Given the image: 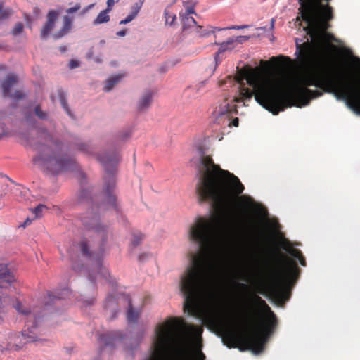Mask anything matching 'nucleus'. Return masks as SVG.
I'll return each instance as SVG.
<instances>
[{
	"instance_id": "35",
	"label": "nucleus",
	"mask_w": 360,
	"mask_h": 360,
	"mask_svg": "<svg viewBox=\"0 0 360 360\" xmlns=\"http://www.w3.org/2000/svg\"><path fill=\"white\" fill-rule=\"evenodd\" d=\"M6 112L4 111H0V120L4 118L6 116ZM6 131L5 129V124L4 123L0 122V138L3 136L6 135Z\"/></svg>"
},
{
	"instance_id": "47",
	"label": "nucleus",
	"mask_w": 360,
	"mask_h": 360,
	"mask_svg": "<svg viewBox=\"0 0 360 360\" xmlns=\"http://www.w3.org/2000/svg\"><path fill=\"white\" fill-rule=\"evenodd\" d=\"M231 283L233 286H238L241 288H247L248 286L245 284L238 283L236 281H231Z\"/></svg>"
},
{
	"instance_id": "49",
	"label": "nucleus",
	"mask_w": 360,
	"mask_h": 360,
	"mask_svg": "<svg viewBox=\"0 0 360 360\" xmlns=\"http://www.w3.org/2000/svg\"><path fill=\"white\" fill-rule=\"evenodd\" d=\"M126 34V30H121L117 32V35L119 37H124Z\"/></svg>"
},
{
	"instance_id": "53",
	"label": "nucleus",
	"mask_w": 360,
	"mask_h": 360,
	"mask_svg": "<svg viewBox=\"0 0 360 360\" xmlns=\"http://www.w3.org/2000/svg\"><path fill=\"white\" fill-rule=\"evenodd\" d=\"M93 303H94V300H91L90 301H88L87 304H88V305H91V304H92Z\"/></svg>"
},
{
	"instance_id": "8",
	"label": "nucleus",
	"mask_w": 360,
	"mask_h": 360,
	"mask_svg": "<svg viewBox=\"0 0 360 360\" xmlns=\"http://www.w3.org/2000/svg\"><path fill=\"white\" fill-rule=\"evenodd\" d=\"M186 327L191 332L197 330L193 325L187 326L183 319L179 318H169L164 323L158 324L153 345L155 360L171 359L176 349L177 335Z\"/></svg>"
},
{
	"instance_id": "29",
	"label": "nucleus",
	"mask_w": 360,
	"mask_h": 360,
	"mask_svg": "<svg viewBox=\"0 0 360 360\" xmlns=\"http://www.w3.org/2000/svg\"><path fill=\"white\" fill-rule=\"evenodd\" d=\"M271 60L275 63H286L288 65H291L293 61L288 56H279L277 57H272Z\"/></svg>"
},
{
	"instance_id": "20",
	"label": "nucleus",
	"mask_w": 360,
	"mask_h": 360,
	"mask_svg": "<svg viewBox=\"0 0 360 360\" xmlns=\"http://www.w3.org/2000/svg\"><path fill=\"white\" fill-rule=\"evenodd\" d=\"M283 249H285L291 256L297 259L302 266H306L307 264L305 258L301 250L292 248L289 241H286V245L283 246Z\"/></svg>"
},
{
	"instance_id": "24",
	"label": "nucleus",
	"mask_w": 360,
	"mask_h": 360,
	"mask_svg": "<svg viewBox=\"0 0 360 360\" xmlns=\"http://www.w3.org/2000/svg\"><path fill=\"white\" fill-rule=\"evenodd\" d=\"M71 292L68 288H65L61 292H54L49 294V298L53 302L55 300L65 299L70 297Z\"/></svg>"
},
{
	"instance_id": "4",
	"label": "nucleus",
	"mask_w": 360,
	"mask_h": 360,
	"mask_svg": "<svg viewBox=\"0 0 360 360\" xmlns=\"http://www.w3.org/2000/svg\"><path fill=\"white\" fill-rule=\"evenodd\" d=\"M245 79L248 86L239 82V96L233 99H224L216 108L215 113L219 123L224 120L229 127H237L239 120L237 117L233 119V115L238 112L236 103L250 100L253 96L260 105L273 115H278L282 110L283 98L279 83L274 79L262 77L254 72L246 74Z\"/></svg>"
},
{
	"instance_id": "12",
	"label": "nucleus",
	"mask_w": 360,
	"mask_h": 360,
	"mask_svg": "<svg viewBox=\"0 0 360 360\" xmlns=\"http://www.w3.org/2000/svg\"><path fill=\"white\" fill-rule=\"evenodd\" d=\"M252 227L254 231L252 232L253 234H251L248 245L245 246V252L250 256H255L264 249L266 235L258 226L254 224Z\"/></svg>"
},
{
	"instance_id": "40",
	"label": "nucleus",
	"mask_w": 360,
	"mask_h": 360,
	"mask_svg": "<svg viewBox=\"0 0 360 360\" xmlns=\"http://www.w3.org/2000/svg\"><path fill=\"white\" fill-rule=\"evenodd\" d=\"M248 27V25H233V26H231V27H226V28H217V27H215L214 29L215 30H226V29H229V30H241V29H244V28H247Z\"/></svg>"
},
{
	"instance_id": "7",
	"label": "nucleus",
	"mask_w": 360,
	"mask_h": 360,
	"mask_svg": "<svg viewBox=\"0 0 360 360\" xmlns=\"http://www.w3.org/2000/svg\"><path fill=\"white\" fill-rule=\"evenodd\" d=\"M301 18L307 24V34L312 40L319 34H326L333 19L330 0H298Z\"/></svg>"
},
{
	"instance_id": "2",
	"label": "nucleus",
	"mask_w": 360,
	"mask_h": 360,
	"mask_svg": "<svg viewBox=\"0 0 360 360\" xmlns=\"http://www.w3.org/2000/svg\"><path fill=\"white\" fill-rule=\"evenodd\" d=\"M188 237L198 245L197 254L192 255L191 264L181 276L180 289L184 295V310L195 316L199 305L208 297V281L214 266L212 255L217 243V232L214 220L211 217H198L191 226Z\"/></svg>"
},
{
	"instance_id": "17",
	"label": "nucleus",
	"mask_w": 360,
	"mask_h": 360,
	"mask_svg": "<svg viewBox=\"0 0 360 360\" xmlns=\"http://www.w3.org/2000/svg\"><path fill=\"white\" fill-rule=\"evenodd\" d=\"M123 339L120 331H113L103 333L99 336V342L104 346L114 347L115 344Z\"/></svg>"
},
{
	"instance_id": "18",
	"label": "nucleus",
	"mask_w": 360,
	"mask_h": 360,
	"mask_svg": "<svg viewBox=\"0 0 360 360\" xmlns=\"http://www.w3.org/2000/svg\"><path fill=\"white\" fill-rule=\"evenodd\" d=\"M59 13L56 11L51 10L47 14V21L41 30V37L45 39L48 37L51 31L55 26V22L58 19Z\"/></svg>"
},
{
	"instance_id": "51",
	"label": "nucleus",
	"mask_w": 360,
	"mask_h": 360,
	"mask_svg": "<svg viewBox=\"0 0 360 360\" xmlns=\"http://www.w3.org/2000/svg\"><path fill=\"white\" fill-rule=\"evenodd\" d=\"M31 222H32V220H31V219H30L29 218H27V219H26V221H25V225L30 224H31Z\"/></svg>"
},
{
	"instance_id": "41",
	"label": "nucleus",
	"mask_w": 360,
	"mask_h": 360,
	"mask_svg": "<svg viewBox=\"0 0 360 360\" xmlns=\"http://www.w3.org/2000/svg\"><path fill=\"white\" fill-rule=\"evenodd\" d=\"M81 8V4L79 3H77L75 4V6L69 8L66 10V13L68 14L73 13L77 11H79Z\"/></svg>"
},
{
	"instance_id": "26",
	"label": "nucleus",
	"mask_w": 360,
	"mask_h": 360,
	"mask_svg": "<svg viewBox=\"0 0 360 360\" xmlns=\"http://www.w3.org/2000/svg\"><path fill=\"white\" fill-rule=\"evenodd\" d=\"M127 317L128 321L131 323H134L139 317V313L133 309L132 304L130 302L129 303V309L127 311Z\"/></svg>"
},
{
	"instance_id": "55",
	"label": "nucleus",
	"mask_w": 360,
	"mask_h": 360,
	"mask_svg": "<svg viewBox=\"0 0 360 360\" xmlns=\"http://www.w3.org/2000/svg\"><path fill=\"white\" fill-rule=\"evenodd\" d=\"M18 338H20V342H21V343H22V342H23V340H22V341H21V340H22L21 335H20V336H18Z\"/></svg>"
},
{
	"instance_id": "60",
	"label": "nucleus",
	"mask_w": 360,
	"mask_h": 360,
	"mask_svg": "<svg viewBox=\"0 0 360 360\" xmlns=\"http://www.w3.org/2000/svg\"><path fill=\"white\" fill-rule=\"evenodd\" d=\"M119 0H117V1H118Z\"/></svg>"
},
{
	"instance_id": "44",
	"label": "nucleus",
	"mask_w": 360,
	"mask_h": 360,
	"mask_svg": "<svg viewBox=\"0 0 360 360\" xmlns=\"http://www.w3.org/2000/svg\"><path fill=\"white\" fill-rule=\"evenodd\" d=\"M195 360H205V355L201 350L198 351L195 354Z\"/></svg>"
},
{
	"instance_id": "15",
	"label": "nucleus",
	"mask_w": 360,
	"mask_h": 360,
	"mask_svg": "<svg viewBox=\"0 0 360 360\" xmlns=\"http://www.w3.org/2000/svg\"><path fill=\"white\" fill-rule=\"evenodd\" d=\"M313 54V44L309 41L304 42L302 44H298L296 41L295 55L298 62L302 66L307 65L311 60Z\"/></svg>"
},
{
	"instance_id": "45",
	"label": "nucleus",
	"mask_w": 360,
	"mask_h": 360,
	"mask_svg": "<svg viewBox=\"0 0 360 360\" xmlns=\"http://www.w3.org/2000/svg\"><path fill=\"white\" fill-rule=\"evenodd\" d=\"M79 66V62L77 60H71L69 63V67L71 69H74Z\"/></svg>"
},
{
	"instance_id": "37",
	"label": "nucleus",
	"mask_w": 360,
	"mask_h": 360,
	"mask_svg": "<svg viewBox=\"0 0 360 360\" xmlns=\"http://www.w3.org/2000/svg\"><path fill=\"white\" fill-rule=\"evenodd\" d=\"M143 3V0H142V1L140 0V2L135 3L134 4V6H132V11L131 13L134 14L135 17L137 15L138 13L139 12Z\"/></svg>"
},
{
	"instance_id": "33",
	"label": "nucleus",
	"mask_w": 360,
	"mask_h": 360,
	"mask_svg": "<svg viewBox=\"0 0 360 360\" xmlns=\"http://www.w3.org/2000/svg\"><path fill=\"white\" fill-rule=\"evenodd\" d=\"M82 254L88 258H91V252L89 250V247L86 241L83 240L79 244Z\"/></svg>"
},
{
	"instance_id": "58",
	"label": "nucleus",
	"mask_w": 360,
	"mask_h": 360,
	"mask_svg": "<svg viewBox=\"0 0 360 360\" xmlns=\"http://www.w3.org/2000/svg\"><path fill=\"white\" fill-rule=\"evenodd\" d=\"M244 216L245 217V219H250V217H248L246 214Z\"/></svg>"
},
{
	"instance_id": "54",
	"label": "nucleus",
	"mask_w": 360,
	"mask_h": 360,
	"mask_svg": "<svg viewBox=\"0 0 360 360\" xmlns=\"http://www.w3.org/2000/svg\"><path fill=\"white\" fill-rule=\"evenodd\" d=\"M86 193V191H82V196L83 195H84Z\"/></svg>"
},
{
	"instance_id": "38",
	"label": "nucleus",
	"mask_w": 360,
	"mask_h": 360,
	"mask_svg": "<svg viewBox=\"0 0 360 360\" xmlns=\"http://www.w3.org/2000/svg\"><path fill=\"white\" fill-rule=\"evenodd\" d=\"M59 94H60V103H61L63 108L65 110V111L68 112V114L70 115L71 114H70V110L68 108L67 101L65 100V98L63 96V93L60 92Z\"/></svg>"
},
{
	"instance_id": "31",
	"label": "nucleus",
	"mask_w": 360,
	"mask_h": 360,
	"mask_svg": "<svg viewBox=\"0 0 360 360\" xmlns=\"http://www.w3.org/2000/svg\"><path fill=\"white\" fill-rule=\"evenodd\" d=\"M34 114L41 120H45L48 119V113L46 111L42 110L40 105L35 106Z\"/></svg>"
},
{
	"instance_id": "22",
	"label": "nucleus",
	"mask_w": 360,
	"mask_h": 360,
	"mask_svg": "<svg viewBox=\"0 0 360 360\" xmlns=\"http://www.w3.org/2000/svg\"><path fill=\"white\" fill-rule=\"evenodd\" d=\"M104 307L106 312L110 311V312L112 314L111 319H114L117 314L115 297L111 295L108 296L104 304Z\"/></svg>"
},
{
	"instance_id": "43",
	"label": "nucleus",
	"mask_w": 360,
	"mask_h": 360,
	"mask_svg": "<svg viewBox=\"0 0 360 360\" xmlns=\"http://www.w3.org/2000/svg\"><path fill=\"white\" fill-rule=\"evenodd\" d=\"M78 148L81 151L89 153V146L85 143H81L79 145Z\"/></svg>"
},
{
	"instance_id": "50",
	"label": "nucleus",
	"mask_w": 360,
	"mask_h": 360,
	"mask_svg": "<svg viewBox=\"0 0 360 360\" xmlns=\"http://www.w3.org/2000/svg\"><path fill=\"white\" fill-rule=\"evenodd\" d=\"M25 117L26 120L27 122H30L32 116H31L30 113L25 112Z\"/></svg>"
},
{
	"instance_id": "39",
	"label": "nucleus",
	"mask_w": 360,
	"mask_h": 360,
	"mask_svg": "<svg viewBox=\"0 0 360 360\" xmlns=\"http://www.w3.org/2000/svg\"><path fill=\"white\" fill-rule=\"evenodd\" d=\"M98 268H99L98 274H101L105 278H107L108 276H109V273H108V270L102 266V265L100 264L99 260L98 262Z\"/></svg>"
},
{
	"instance_id": "30",
	"label": "nucleus",
	"mask_w": 360,
	"mask_h": 360,
	"mask_svg": "<svg viewBox=\"0 0 360 360\" xmlns=\"http://www.w3.org/2000/svg\"><path fill=\"white\" fill-rule=\"evenodd\" d=\"M143 238V234L140 232H134L132 234L131 244L134 247H136L141 244Z\"/></svg>"
},
{
	"instance_id": "36",
	"label": "nucleus",
	"mask_w": 360,
	"mask_h": 360,
	"mask_svg": "<svg viewBox=\"0 0 360 360\" xmlns=\"http://www.w3.org/2000/svg\"><path fill=\"white\" fill-rule=\"evenodd\" d=\"M23 28V24L22 22H18L12 30L11 33L13 35L16 36L22 32Z\"/></svg>"
},
{
	"instance_id": "57",
	"label": "nucleus",
	"mask_w": 360,
	"mask_h": 360,
	"mask_svg": "<svg viewBox=\"0 0 360 360\" xmlns=\"http://www.w3.org/2000/svg\"><path fill=\"white\" fill-rule=\"evenodd\" d=\"M244 216L245 217V219H250V217H248L246 214Z\"/></svg>"
},
{
	"instance_id": "3",
	"label": "nucleus",
	"mask_w": 360,
	"mask_h": 360,
	"mask_svg": "<svg viewBox=\"0 0 360 360\" xmlns=\"http://www.w3.org/2000/svg\"><path fill=\"white\" fill-rule=\"evenodd\" d=\"M199 179L196 191L200 202L210 201L214 210L221 214H230L245 187L240 179L228 170L214 163L212 158L203 156L198 167Z\"/></svg>"
},
{
	"instance_id": "48",
	"label": "nucleus",
	"mask_w": 360,
	"mask_h": 360,
	"mask_svg": "<svg viewBox=\"0 0 360 360\" xmlns=\"http://www.w3.org/2000/svg\"><path fill=\"white\" fill-rule=\"evenodd\" d=\"M195 13L194 8L193 6H188L186 8V12L184 16H189L190 14H193Z\"/></svg>"
},
{
	"instance_id": "9",
	"label": "nucleus",
	"mask_w": 360,
	"mask_h": 360,
	"mask_svg": "<svg viewBox=\"0 0 360 360\" xmlns=\"http://www.w3.org/2000/svg\"><path fill=\"white\" fill-rule=\"evenodd\" d=\"M61 143L49 138L46 144L37 146L38 154L33 158V162L42 171L51 174L74 170L77 165L74 159L60 155Z\"/></svg>"
},
{
	"instance_id": "14",
	"label": "nucleus",
	"mask_w": 360,
	"mask_h": 360,
	"mask_svg": "<svg viewBox=\"0 0 360 360\" xmlns=\"http://www.w3.org/2000/svg\"><path fill=\"white\" fill-rule=\"evenodd\" d=\"M18 82V77L15 74H8L1 85L2 94L4 97H11L16 100H20L24 98L25 94L20 90H16L13 94H11V89Z\"/></svg>"
},
{
	"instance_id": "25",
	"label": "nucleus",
	"mask_w": 360,
	"mask_h": 360,
	"mask_svg": "<svg viewBox=\"0 0 360 360\" xmlns=\"http://www.w3.org/2000/svg\"><path fill=\"white\" fill-rule=\"evenodd\" d=\"M110 11L105 9L99 13L96 18L94 20L93 24L94 25L107 22L110 20V16L108 13Z\"/></svg>"
},
{
	"instance_id": "21",
	"label": "nucleus",
	"mask_w": 360,
	"mask_h": 360,
	"mask_svg": "<svg viewBox=\"0 0 360 360\" xmlns=\"http://www.w3.org/2000/svg\"><path fill=\"white\" fill-rule=\"evenodd\" d=\"M72 18L68 15L63 17V28L57 33L54 34V38L58 39L66 34L72 28Z\"/></svg>"
},
{
	"instance_id": "23",
	"label": "nucleus",
	"mask_w": 360,
	"mask_h": 360,
	"mask_svg": "<svg viewBox=\"0 0 360 360\" xmlns=\"http://www.w3.org/2000/svg\"><path fill=\"white\" fill-rule=\"evenodd\" d=\"M122 77L123 75H117L110 77L106 80L103 90L105 91H110L115 86V85L120 82Z\"/></svg>"
},
{
	"instance_id": "34",
	"label": "nucleus",
	"mask_w": 360,
	"mask_h": 360,
	"mask_svg": "<svg viewBox=\"0 0 360 360\" xmlns=\"http://www.w3.org/2000/svg\"><path fill=\"white\" fill-rule=\"evenodd\" d=\"M12 13L10 8H4L2 4L0 3V20L5 19Z\"/></svg>"
},
{
	"instance_id": "46",
	"label": "nucleus",
	"mask_w": 360,
	"mask_h": 360,
	"mask_svg": "<svg viewBox=\"0 0 360 360\" xmlns=\"http://www.w3.org/2000/svg\"><path fill=\"white\" fill-rule=\"evenodd\" d=\"M115 0H108L107 1V10L108 11H111L112 10V6H114L115 4Z\"/></svg>"
},
{
	"instance_id": "28",
	"label": "nucleus",
	"mask_w": 360,
	"mask_h": 360,
	"mask_svg": "<svg viewBox=\"0 0 360 360\" xmlns=\"http://www.w3.org/2000/svg\"><path fill=\"white\" fill-rule=\"evenodd\" d=\"M47 207L43 204L38 205L34 208H31L30 211L34 214L35 218H40L42 216L43 211L46 210Z\"/></svg>"
},
{
	"instance_id": "10",
	"label": "nucleus",
	"mask_w": 360,
	"mask_h": 360,
	"mask_svg": "<svg viewBox=\"0 0 360 360\" xmlns=\"http://www.w3.org/2000/svg\"><path fill=\"white\" fill-rule=\"evenodd\" d=\"M97 159L103 165L106 172L103 192V203L101 206L105 205L106 208L111 206L117 210V197L114 193L116 182L115 174L120 156L117 152H113L99 155Z\"/></svg>"
},
{
	"instance_id": "13",
	"label": "nucleus",
	"mask_w": 360,
	"mask_h": 360,
	"mask_svg": "<svg viewBox=\"0 0 360 360\" xmlns=\"http://www.w3.org/2000/svg\"><path fill=\"white\" fill-rule=\"evenodd\" d=\"M82 224L87 230L94 231L102 239L105 235L106 229L99 223V218L97 213L93 210L87 211L81 218Z\"/></svg>"
},
{
	"instance_id": "16",
	"label": "nucleus",
	"mask_w": 360,
	"mask_h": 360,
	"mask_svg": "<svg viewBox=\"0 0 360 360\" xmlns=\"http://www.w3.org/2000/svg\"><path fill=\"white\" fill-rule=\"evenodd\" d=\"M248 39H249L248 36H239V37H236V39L229 38L226 41L220 44L219 49L218 51L216 53V55L214 57L216 66L218 65V63H219L218 58L221 53L225 52L227 50H232L233 49H234V47H235L234 43L235 42L242 43L244 40H248Z\"/></svg>"
},
{
	"instance_id": "1",
	"label": "nucleus",
	"mask_w": 360,
	"mask_h": 360,
	"mask_svg": "<svg viewBox=\"0 0 360 360\" xmlns=\"http://www.w3.org/2000/svg\"><path fill=\"white\" fill-rule=\"evenodd\" d=\"M262 77L279 83L283 98L281 111L284 110L288 103H291L289 106L300 108L308 105L312 98L322 96L321 91L308 88L314 86L324 92L333 94L338 100L345 101L350 109L360 115V65H354L345 74L338 73L324 66L316 72L300 77L288 92L285 91L289 81L286 73L282 72L279 77Z\"/></svg>"
},
{
	"instance_id": "5",
	"label": "nucleus",
	"mask_w": 360,
	"mask_h": 360,
	"mask_svg": "<svg viewBox=\"0 0 360 360\" xmlns=\"http://www.w3.org/2000/svg\"><path fill=\"white\" fill-rule=\"evenodd\" d=\"M252 300L269 310L265 321L259 323L255 314L252 313L240 328L224 327L223 342L229 348L239 347L241 351L251 350L259 354L263 351L266 340L274 332L278 321L274 313L259 296L254 295Z\"/></svg>"
},
{
	"instance_id": "11",
	"label": "nucleus",
	"mask_w": 360,
	"mask_h": 360,
	"mask_svg": "<svg viewBox=\"0 0 360 360\" xmlns=\"http://www.w3.org/2000/svg\"><path fill=\"white\" fill-rule=\"evenodd\" d=\"M15 308L18 313L27 316V319H29V320L27 321L25 325L27 328L22 330L21 333V341L23 340L22 344L41 340V339L39 338L41 334L37 331V319L36 316L30 311L28 308L23 306L22 304L19 302L16 303Z\"/></svg>"
},
{
	"instance_id": "52",
	"label": "nucleus",
	"mask_w": 360,
	"mask_h": 360,
	"mask_svg": "<svg viewBox=\"0 0 360 360\" xmlns=\"http://www.w3.org/2000/svg\"><path fill=\"white\" fill-rule=\"evenodd\" d=\"M5 68H6L5 65H0V70H5Z\"/></svg>"
},
{
	"instance_id": "19",
	"label": "nucleus",
	"mask_w": 360,
	"mask_h": 360,
	"mask_svg": "<svg viewBox=\"0 0 360 360\" xmlns=\"http://www.w3.org/2000/svg\"><path fill=\"white\" fill-rule=\"evenodd\" d=\"M153 91L147 90L141 96L136 105L139 112H145L150 108L153 102Z\"/></svg>"
},
{
	"instance_id": "27",
	"label": "nucleus",
	"mask_w": 360,
	"mask_h": 360,
	"mask_svg": "<svg viewBox=\"0 0 360 360\" xmlns=\"http://www.w3.org/2000/svg\"><path fill=\"white\" fill-rule=\"evenodd\" d=\"M183 30L192 27L196 24L195 19L190 16H182Z\"/></svg>"
},
{
	"instance_id": "32",
	"label": "nucleus",
	"mask_w": 360,
	"mask_h": 360,
	"mask_svg": "<svg viewBox=\"0 0 360 360\" xmlns=\"http://www.w3.org/2000/svg\"><path fill=\"white\" fill-rule=\"evenodd\" d=\"M165 23L172 25L176 20V15L172 13L167 8L165 10Z\"/></svg>"
},
{
	"instance_id": "56",
	"label": "nucleus",
	"mask_w": 360,
	"mask_h": 360,
	"mask_svg": "<svg viewBox=\"0 0 360 360\" xmlns=\"http://www.w3.org/2000/svg\"><path fill=\"white\" fill-rule=\"evenodd\" d=\"M244 216L245 217V219H250V217H248L246 214Z\"/></svg>"
},
{
	"instance_id": "42",
	"label": "nucleus",
	"mask_w": 360,
	"mask_h": 360,
	"mask_svg": "<svg viewBox=\"0 0 360 360\" xmlns=\"http://www.w3.org/2000/svg\"><path fill=\"white\" fill-rule=\"evenodd\" d=\"M134 18H135V15L130 13L125 19L121 20L120 22V25L127 24V23L130 22L131 21H132Z\"/></svg>"
},
{
	"instance_id": "6",
	"label": "nucleus",
	"mask_w": 360,
	"mask_h": 360,
	"mask_svg": "<svg viewBox=\"0 0 360 360\" xmlns=\"http://www.w3.org/2000/svg\"><path fill=\"white\" fill-rule=\"evenodd\" d=\"M300 273L295 262L280 254L274 265L268 269L261 287L278 302L284 304L290 299L291 288L298 279Z\"/></svg>"
},
{
	"instance_id": "59",
	"label": "nucleus",
	"mask_w": 360,
	"mask_h": 360,
	"mask_svg": "<svg viewBox=\"0 0 360 360\" xmlns=\"http://www.w3.org/2000/svg\"><path fill=\"white\" fill-rule=\"evenodd\" d=\"M90 278H91V281H94V278L91 277V276H90Z\"/></svg>"
}]
</instances>
